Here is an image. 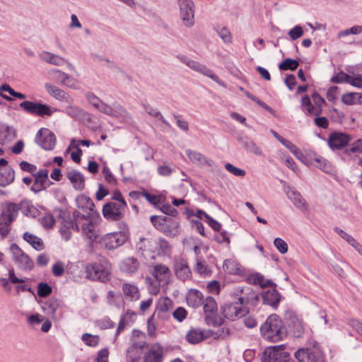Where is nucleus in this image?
Segmentation results:
<instances>
[{"mask_svg":"<svg viewBox=\"0 0 362 362\" xmlns=\"http://www.w3.org/2000/svg\"><path fill=\"white\" fill-rule=\"evenodd\" d=\"M218 36L225 43L232 42V35L229 30L225 27L217 30Z\"/></svg>","mask_w":362,"mask_h":362,"instance_id":"55","label":"nucleus"},{"mask_svg":"<svg viewBox=\"0 0 362 362\" xmlns=\"http://www.w3.org/2000/svg\"><path fill=\"white\" fill-rule=\"evenodd\" d=\"M185 153L189 159L193 163L200 166H204L206 165H211V164L209 163L211 160H209L204 155L202 154L201 153L190 149L186 150Z\"/></svg>","mask_w":362,"mask_h":362,"instance_id":"31","label":"nucleus"},{"mask_svg":"<svg viewBox=\"0 0 362 362\" xmlns=\"http://www.w3.org/2000/svg\"><path fill=\"white\" fill-rule=\"evenodd\" d=\"M235 295L238 296L240 303L245 307L247 304H254L255 301L258 299L257 295L250 287L238 288Z\"/></svg>","mask_w":362,"mask_h":362,"instance_id":"16","label":"nucleus"},{"mask_svg":"<svg viewBox=\"0 0 362 362\" xmlns=\"http://www.w3.org/2000/svg\"><path fill=\"white\" fill-rule=\"evenodd\" d=\"M144 107L146 112L154 117L158 118L163 124L166 125L167 127H170V124L168 122V121L163 117L162 114L160 111H158L157 109L153 108L152 106H151L148 104L144 105Z\"/></svg>","mask_w":362,"mask_h":362,"instance_id":"41","label":"nucleus"},{"mask_svg":"<svg viewBox=\"0 0 362 362\" xmlns=\"http://www.w3.org/2000/svg\"><path fill=\"white\" fill-rule=\"evenodd\" d=\"M315 165L326 173H332L334 170L332 165L327 159L316 156L313 158Z\"/></svg>","mask_w":362,"mask_h":362,"instance_id":"37","label":"nucleus"},{"mask_svg":"<svg viewBox=\"0 0 362 362\" xmlns=\"http://www.w3.org/2000/svg\"><path fill=\"white\" fill-rule=\"evenodd\" d=\"M284 345L267 347L262 353V362H288L290 354L284 351Z\"/></svg>","mask_w":362,"mask_h":362,"instance_id":"5","label":"nucleus"},{"mask_svg":"<svg viewBox=\"0 0 362 362\" xmlns=\"http://www.w3.org/2000/svg\"><path fill=\"white\" fill-rule=\"evenodd\" d=\"M97 110L108 116L122 118L127 121L131 119L130 114L119 104L114 103L113 106H110L102 101Z\"/></svg>","mask_w":362,"mask_h":362,"instance_id":"12","label":"nucleus"},{"mask_svg":"<svg viewBox=\"0 0 362 362\" xmlns=\"http://www.w3.org/2000/svg\"><path fill=\"white\" fill-rule=\"evenodd\" d=\"M52 274L54 276H62L64 273V264L61 261L57 262L52 268Z\"/></svg>","mask_w":362,"mask_h":362,"instance_id":"58","label":"nucleus"},{"mask_svg":"<svg viewBox=\"0 0 362 362\" xmlns=\"http://www.w3.org/2000/svg\"><path fill=\"white\" fill-rule=\"evenodd\" d=\"M10 251L12 253L14 262L25 254L16 243H12L10 245Z\"/></svg>","mask_w":362,"mask_h":362,"instance_id":"62","label":"nucleus"},{"mask_svg":"<svg viewBox=\"0 0 362 362\" xmlns=\"http://www.w3.org/2000/svg\"><path fill=\"white\" fill-rule=\"evenodd\" d=\"M194 270L201 275L208 274L209 273V270L205 262L199 258L197 259Z\"/></svg>","mask_w":362,"mask_h":362,"instance_id":"56","label":"nucleus"},{"mask_svg":"<svg viewBox=\"0 0 362 362\" xmlns=\"http://www.w3.org/2000/svg\"><path fill=\"white\" fill-rule=\"evenodd\" d=\"M173 268L178 279L185 281L192 277V272L187 259L182 257L175 258Z\"/></svg>","mask_w":362,"mask_h":362,"instance_id":"15","label":"nucleus"},{"mask_svg":"<svg viewBox=\"0 0 362 362\" xmlns=\"http://www.w3.org/2000/svg\"><path fill=\"white\" fill-rule=\"evenodd\" d=\"M35 142L45 150H52L56 144V137L54 133L48 129H40L35 137Z\"/></svg>","mask_w":362,"mask_h":362,"instance_id":"14","label":"nucleus"},{"mask_svg":"<svg viewBox=\"0 0 362 362\" xmlns=\"http://www.w3.org/2000/svg\"><path fill=\"white\" fill-rule=\"evenodd\" d=\"M292 332L296 337H300L304 333V325L302 321L298 319L293 320Z\"/></svg>","mask_w":362,"mask_h":362,"instance_id":"48","label":"nucleus"},{"mask_svg":"<svg viewBox=\"0 0 362 362\" xmlns=\"http://www.w3.org/2000/svg\"><path fill=\"white\" fill-rule=\"evenodd\" d=\"M205 322L209 326H212L214 327H218L221 325V320L216 315V313L206 314Z\"/></svg>","mask_w":362,"mask_h":362,"instance_id":"53","label":"nucleus"},{"mask_svg":"<svg viewBox=\"0 0 362 362\" xmlns=\"http://www.w3.org/2000/svg\"><path fill=\"white\" fill-rule=\"evenodd\" d=\"M145 345L146 342L144 341L132 342L127 351V361L138 362L141 358L142 350Z\"/></svg>","mask_w":362,"mask_h":362,"instance_id":"19","label":"nucleus"},{"mask_svg":"<svg viewBox=\"0 0 362 362\" xmlns=\"http://www.w3.org/2000/svg\"><path fill=\"white\" fill-rule=\"evenodd\" d=\"M40 57L42 61L55 66H62L66 63L71 69L73 68V66L65 59L49 52L44 51L41 52Z\"/></svg>","mask_w":362,"mask_h":362,"instance_id":"29","label":"nucleus"},{"mask_svg":"<svg viewBox=\"0 0 362 362\" xmlns=\"http://www.w3.org/2000/svg\"><path fill=\"white\" fill-rule=\"evenodd\" d=\"M45 88L47 92L55 99L69 103L72 101L71 97L66 93L64 90L59 87L52 85V83H47L45 84Z\"/></svg>","mask_w":362,"mask_h":362,"instance_id":"24","label":"nucleus"},{"mask_svg":"<svg viewBox=\"0 0 362 362\" xmlns=\"http://www.w3.org/2000/svg\"><path fill=\"white\" fill-rule=\"evenodd\" d=\"M362 153V139H358L354 141L350 148H346L344 153L350 155L351 153Z\"/></svg>","mask_w":362,"mask_h":362,"instance_id":"50","label":"nucleus"},{"mask_svg":"<svg viewBox=\"0 0 362 362\" xmlns=\"http://www.w3.org/2000/svg\"><path fill=\"white\" fill-rule=\"evenodd\" d=\"M285 193L287 197L293 202L294 206L303 211H307L308 209V205L306 203V201L301 196V194L293 188L288 187L285 189Z\"/></svg>","mask_w":362,"mask_h":362,"instance_id":"18","label":"nucleus"},{"mask_svg":"<svg viewBox=\"0 0 362 362\" xmlns=\"http://www.w3.org/2000/svg\"><path fill=\"white\" fill-rule=\"evenodd\" d=\"M351 141V136L346 133L334 132L329 135L327 144L332 151H338L346 147Z\"/></svg>","mask_w":362,"mask_h":362,"instance_id":"13","label":"nucleus"},{"mask_svg":"<svg viewBox=\"0 0 362 362\" xmlns=\"http://www.w3.org/2000/svg\"><path fill=\"white\" fill-rule=\"evenodd\" d=\"M298 66L299 62L298 60L287 58L279 65V69L281 71H295Z\"/></svg>","mask_w":362,"mask_h":362,"instance_id":"43","label":"nucleus"},{"mask_svg":"<svg viewBox=\"0 0 362 362\" xmlns=\"http://www.w3.org/2000/svg\"><path fill=\"white\" fill-rule=\"evenodd\" d=\"M222 313L226 319L233 321L245 316L248 313V309L238 300L225 303L222 306Z\"/></svg>","mask_w":362,"mask_h":362,"instance_id":"8","label":"nucleus"},{"mask_svg":"<svg viewBox=\"0 0 362 362\" xmlns=\"http://www.w3.org/2000/svg\"><path fill=\"white\" fill-rule=\"evenodd\" d=\"M274 245L280 253L285 254L287 252L288 245L283 239L280 238H275L274 240Z\"/></svg>","mask_w":362,"mask_h":362,"instance_id":"57","label":"nucleus"},{"mask_svg":"<svg viewBox=\"0 0 362 362\" xmlns=\"http://www.w3.org/2000/svg\"><path fill=\"white\" fill-rule=\"evenodd\" d=\"M350 76L343 71H340L337 75L332 76L330 79L332 83H349Z\"/></svg>","mask_w":362,"mask_h":362,"instance_id":"51","label":"nucleus"},{"mask_svg":"<svg viewBox=\"0 0 362 362\" xmlns=\"http://www.w3.org/2000/svg\"><path fill=\"white\" fill-rule=\"evenodd\" d=\"M262 296L264 303L274 308H277L281 299L279 293L274 288L263 291Z\"/></svg>","mask_w":362,"mask_h":362,"instance_id":"27","label":"nucleus"},{"mask_svg":"<svg viewBox=\"0 0 362 362\" xmlns=\"http://www.w3.org/2000/svg\"><path fill=\"white\" fill-rule=\"evenodd\" d=\"M356 93H348L341 96L342 102L348 105L356 104Z\"/></svg>","mask_w":362,"mask_h":362,"instance_id":"59","label":"nucleus"},{"mask_svg":"<svg viewBox=\"0 0 362 362\" xmlns=\"http://www.w3.org/2000/svg\"><path fill=\"white\" fill-rule=\"evenodd\" d=\"M20 209L18 204L6 202L2 206L0 216L7 218L9 222H13L17 218Z\"/></svg>","mask_w":362,"mask_h":362,"instance_id":"22","label":"nucleus"},{"mask_svg":"<svg viewBox=\"0 0 362 362\" xmlns=\"http://www.w3.org/2000/svg\"><path fill=\"white\" fill-rule=\"evenodd\" d=\"M271 132L276 139H277L285 147L289 149L290 151L293 153L298 158L300 159L301 156H303V154L300 150L291 141L284 139L274 130H271Z\"/></svg>","mask_w":362,"mask_h":362,"instance_id":"33","label":"nucleus"},{"mask_svg":"<svg viewBox=\"0 0 362 362\" xmlns=\"http://www.w3.org/2000/svg\"><path fill=\"white\" fill-rule=\"evenodd\" d=\"M250 281L255 285H259L261 287H266L270 284L269 281L265 280L264 276L259 274H256L250 277Z\"/></svg>","mask_w":362,"mask_h":362,"instance_id":"52","label":"nucleus"},{"mask_svg":"<svg viewBox=\"0 0 362 362\" xmlns=\"http://www.w3.org/2000/svg\"><path fill=\"white\" fill-rule=\"evenodd\" d=\"M19 105L28 114L42 117L45 116L49 117L53 113V111L49 105L40 103L25 100L21 103Z\"/></svg>","mask_w":362,"mask_h":362,"instance_id":"9","label":"nucleus"},{"mask_svg":"<svg viewBox=\"0 0 362 362\" xmlns=\"http://www.w3.org/2000/svg\"><path fill=\"white\" fill-rule=\"evenodd\" d=\"M239 142L247 151L257 156L263 155L262 149L250 138L240 137Z\"/></svg>","mask_w":362,"mask_h":362,"instance_id":"32","label":"nucleus"},{"mask_svg":"<svg viewBox=\"0 0 362 362\" xmlns=\"http://www.w3.org/2000/svg\"><path fill=\"white\" fill-rule=\"evenodd\" d=\"M180 6V15L186 27H192L194 23V5L192 0H177Z\"/></svg>","mask_w":362,"mask_h":362,"instance_id":"11","label":"nucleus"},{"mask_svg":"<svg viewBox=\"0 0 362 362\" xmlns=\"http://www.w3.org/2000/svg\"><path fill=\"white\" fill-rule=\"evenodd\" d=\"M301 106L306 107L308 114L317 115L320 113L319 109L315 108L311 103L308 95H305L301 99Z\"/></svg>","mask_w":362,"mask_h":362,"instance_id":"44","label":"nucleus"},{"mask_svg":"<svg viewBox=\"0 0 362 362\" xmlns=\"http://www.w3.org/2000/svg\"><path fill=\"white\" fill-rule=\"evenodd\" d=\"M187 312L182 307H178L173 312V317L178 322H182L187 317Z\"/></svg>","mask_w":362,"mask_h":362,"instance_id":"63","label":"nucleus"},{"mask_svg":"<svg viewBox=\"0 0 362 362\" xmlns=\"http://www.w3.org/2000/svg\"><path fill=\"white\" fill-rule=\"evenodd\" d=\"M48 173V170L47 169H40L37 173H35L33 175L35 178V180L37 182L47 185V182H49Z\"/></svg>","mask_w":362,"mask_h":362,"instance_id":"46","label":"nucleus"},{"mask_svg":"<svg viewBox=\"0 0 362 362\" xmlns=\"http://www.w3.org/2000/svg\"><path fill=\"white\" fill-rule=\"evenodd\" d=\"M15 178V171L11 166L0 168V186L5 187L12 183Z\"/></svg>","mask_w":362,"mask_h":362,"instance_id":"30","label":"nucleus"},{"mask_svg":"<svg viewBox=\"0 0 362 362\" xmlns=\"http://www.w3.org/2000/svg\"><path fill=\"white\" fill-rule=\"evenodd\" d=\"M288 34L292 40H296L303 35V28L300 25H296Z\"/></svg>","mask_w":362,"mask_h":362,"instance_id":"60","label":"nucleus"},{"mask_svg":"<svg viewBox=\"0 0 362 362\" xmlns=\"http://www.w3.org/2000/svg\"><path fill=\"white\" fill-rule=\"evenodd\" d=\"M23 239L29 244H30L32 247L36 250L40 251L44 248V244L41 238L32 233H30L29 232H25L23 234Z\"/></svg>","mask_w":362,"mask_h":362,"instance_id":"36","label":"nucleus"},{"mask_svg":"<svg viewBox=\"0 0 362 362\" xmlns=\"http://www.w3.org/2000/svg\"><path fill=\"white\" fill-rule=\"evenodd\" d=\"M173 308V300L168 297L160 299L156 308V314L160 319H166L170 317V314Z\"/></svg>","mask_w":362,"mask_h":362,"instance_id":"23","label":"nucleus"},{"mask_svg":"<svg viewBox=\"0 0 362 362\" xmlns=\"http://www.w3.org/2000/svg\"><path fill=\"white\" fill-rule=\"evenodd\" d=\"M63 228H71L77 232L81 231L82 235L93 243L98 237V218L93 214H82L75 210L71 215L69 212L62 211L59 215Z\"/></svg>","mask_w":362,"mask_h":362,"instance_id":"1","label":"nucleus"},{"mask_svg":"<svg viewBox=\"0 0 362 362\" xmlns=\"http://www.w3.org/2000/svg\"><path fill=\"white\" fill-rule=\"evenodd\" d=\"M126 207L125 200L122 202H108L103 206V216L107 220L119 221L123 218V211Z\"/></svg>","mask_w":362,"mask_h":362,"instance_id":"7","label":"nucleus"},{"mask_svg":"<svg viewBox=\"0 0 362 362\" xmlns=\"http://www.w3.org/2000/svg\"><path fill=\"white\" fill-rule=\"evenodd\" d=\"M212 331H204L202 329H190L187 335V340L191 344H197L204 339L211 336Z\"/></svg>","mask_w":362,"mask_h":362,"instance_id":"25","label":"nucleus"},{"mask_svg":"<svg viewBox=\"0 0 362 362\" xmlns=\"http://www.w3.org/2000/svg\"><path fill=\"white\" fill-rule=\"evenodd\" d=\"M262 336L271 342H277L286 336V329L281 318L276 314L269 315L260 327Z\"/></svg>","mask_w":362,"mask_h":362,"instance_id":"2","label":"nucleus"},{"mask_svg":"<svg viewBox=\"0 0 362 362\" xmlns=\"http://www.w3.org/2000/svg\"><path fill=\"white\" fill-rule=\"evenodd\" d=\"M64 112L69 116L74 119H80L81 117L87 115L88 114L84 112L81 108L74 106L69 105L66 107Z\"/></svg>","mask_w":362,"mask_h":362,"instance_id":"39","label":"nucleus"},{"mask_svg":"<svg viewBox=\"0 0 362 362\" xmlns=\"http://www.w3.org/2000/svg\"><path fill=\"white\" fill-rule=\"evenodd\" d=\"M52 292V288L47 283L40 282L37 285V295L41 298H45L50 295Z\"/></svg>","mask_w":362,"mask_h":362,"instance_id":"47","label":"nucleus"},{"mask_svg":"<svg viewBox=\"0 0 362 362\" xmlns=\"http://www.w3.org/2000/svg\"><path fill=\"white\" fill-rule=\"evenodd\" d=\"M86 98L88 103H90L96 109H98V107H99L100 104L102 103V100L91 92L86 93Z\"/></svg>","mask_w":362,"mask_h":362,"instance_id":"64","label":"nucleus"},{"mask_svg":"<svg viewBox=\"0 0 362 362\" xmlns=\"http://www.w3.org/2000/svg\"><path fill=\"white\" fill-rule=\"evenodd\" d=\"M136 249L139 251L152 250V241L151 240L140 238L139 241L136 243Z\"/></svg>","mask_w":362,"mask_h":362,"instance_id":"49","label":"nucleus"},{"mask_svg":"<svg viewBox=\"0 0 362 362\" xmlns=\"http://www.w3.org/2000/svg\"><path fill=\"white\" fill-rule=\"evenodd\" d=\"M294 356L298 362H324L322 353L316 346L299 349L295 352Z\"/></svg>","mask_w":362,"mask_h":362,"instance_id":"6","label":"nucleus"},{"mask_svg":"<svg viewBox=\"0 0 362 362\" xmlns=\"http://www.w3.org/2000/svg\"><path fill=\"white\" fill-rule=\"evenodd\" d=\"M177 58L180 62L187 65L191 69L211 78L214 81L220 86L226 87L225 83L220 80L218 76L216 75L211 69H209L205 65L200 64L198 62L194 61L183 54L177 55Z\"/></svg>","mask_w":362,"mask_h":362,"instance_id":"4","label":"nucleus"},{"mask_svg":"<svg viewBox=\"0 0 362 362\" xmlns=\"http://www.w3.org/2000/svg\"><path fill=\"white\" fill-rule=\"evenodd\" d=\"M127 238V233L123 231L110 233L102 238L100 244L107 250H115L122 246Z\"/></svg>","mask_w":362,"mask_h":362,"instance_id":"10","label":"nucleus"},{"mask_svg":"<svg viewBox=\"0 0 362 362\" xmlns=\"http://www.w3.org/2000/svg\"><path fill=\"white\" fill-rule=\"evenodd\" d=\"M59 306V302L55 298H49L44 304L42 308L49 315H54L58 308Z\"/></svg>","mask_w":362,"mask_h":362,"instance_id":"40","label":"nucleus"},{"mask_svg":"<svg viewBox=\"0 0 362 362\" xmlns=\"http://www.w3.org/2000/svg\"><path fill=\"white\" fill-rule=\"evenodd\" d=\"M76 202L77 207L79 209H81L83 211L86 212V214H91L95 217H97L98 224L99 223L100 217L95 214L94 211V203L90 197L85 195L78 196L76 199Z\"/></svg>","mask_w":362,"mask_h":362,"instance_id":"20","label":"nucleus"},{"mask_svg":"<svg viewBox=\"0 0 362 362\" xmlns=\"http://www.w3.org/2000/svg\"><path fill=\"white\" fill-rule=\"evenodd\" d=\"M41 224L45 228H52L55 224V219L52 215L46 214L41 218Z\"/></svg>","mask_w":362,"mask_h":362,"instance_id":"61","label":"nucleus"},{"mask_svg":"<svg viewBox=\"0 0 362 362\" xmlns=\"http://www.w3.org/2000/svg\"><path fill=\"white\" fill-rule=\"evenodd\" d=\"M13 222H9L7 218L0 216V235L4 238L11 231V225Z\"/></svg>","mask_w":362,"mask_h":362,"instance_id":"45","label":"nucleus"},{"mask_svg":"<svg viewBox=\"0 0 362 362\" xmlns=\"http://www.w3.org/2000/svg\"><path fill=\"white\" fill-rule=\"evenodd\" d=\"M204 304V310L206 314H211L216 313L217 311V304L216 300L213 297H207L204 301H203Z\"/></svg>","mask_w":362,"mask_h":362,"instance_id":"42","label":"nucleus"},{"mask_svg":"<svg viewBox=\"0 0 362 362\" xmlns=\"http://www.w3.org/2000/svg\"><path fill=\"white\" fill-rule=\"evenodd\" d=\"M225 168L229 173L237 177H244L246 174L244 170L236 168L235 166L229 163L225 164Z\"/></svg>","mask_w":362,"mask_h":362,"instance_id":"54","label":"nucleus"},{"mask_svg":"<svg viewBox=\"0 0 362 362\" xmlns=\"http://www.w3.org/2000/svg\"><path fill=\"white\" fill-rule=\"evenodd\" d=\"M110 267L106 260L100 263L88 264L86 267V276L93 281H100L105 282L108 280Z\"/></svg>","mask_w":362,"mask_h":362,"instance_id":"3","label":"nucleus"},{"mask_svg":"<svg viewBox=\"0 0 362 362\" xmlns=\"http://www.w3.org/2000/svg\"><path fill=\"white\" fill-rule=\"evenodd\" d=\"M124 298L127 300L136 301L140 298V291L134 284L125 282L122 286Z\"/></svg>","mask_w":362,"mask_h":362,"instance_id":"26","label":"nucleus"},{"mask_svg":"<svg viewBox=\"0 0 362 362\" xmlns=\"http://www.w3.org/2000/svg\"><path fill=\"white\" fill-rule=\"evenodd\" d=\"M18 267L22 270H31L34 267V262L27 254L23 255L15 261Z\"/></svg>","mask_w":362,"mask_h":362,"instance_id":"38","label":"nucleus"},{"mask_svg":"<svg viewBox=\"0 0 362 362\" xmlns=\"http://www.w3.org/2000/svg\"><path fill=\"white\" fill-rule=\"evenodd\" d=\"M151 274L158 281L168 284L171 276V272L166 265L157 264L153 266Z\"/></svg>","mask_w":362,"mask_h":362,"instance_id":"21","label":"nucleus"},{"mask_svg":"<svg viewBox=\"0 0 362 362\" xmlns=\"http://www.w3.org/2000/svg\"><path fill=\"white\" fill-rule=\"evenodd\" d=\"M189 305L197 308L203 303L202 293L198 290H191L187 296Z\"/></svg>","mask_w":362,"mask_h":362,"instance_id":"35","label":"nucleus"},{"mask_svg":"<svg viewBox=\"0 0 362 362\" xmlns=\"http://www.w3.org/2000/svg\"><path fill=\"white\" fill-rule=\"evenodd\" d=\"M139 267V262L134 257L125 258L120 264V269L124 272L133 274L136 272Z\"/></svg>","mask_w":362,"mask_h":362,"instance_id":"34","label":"nucleus"},{"mask_svg":"<svg viewBox=\"0 0 362 362\" xmlns=\"http://www.w3.org/2000/svg\"><path fill=\"white\" fill-rule=\"evenodd\" d=\"M164 349L158 343L152 344L144 356L143 362H163Z\"/></svg>","mask_w":362,"mask_h":362,"instance_id":"17","label":"nucleus"},{"mask_svg":"<svg viewBox=\"0 0 362 362\" xmlns=\"http://www.w3.org/2000/svg\"><path fill=\"white\" fill-rule=\"evenodd\" d=\"M66 177L77 190H83L85 187L84 176L78 170H71L66 173Z\"/></svg>","mask_w":362,"mask_h":362,"instance_id":"28","label":"nucleus"}]
</instances>
